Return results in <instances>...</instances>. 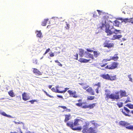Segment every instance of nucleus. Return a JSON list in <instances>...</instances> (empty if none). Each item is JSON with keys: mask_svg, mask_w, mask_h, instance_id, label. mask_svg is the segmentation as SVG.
<instances>
[{"mask_svg": "<svg viewBox=\"0 0 133 133\" xmlns=\"http://www.w3.org/2000/svg\"><path fill=\"white\" fill-rule=\"evenodd\" d=\"M99 126L98 124L94 120L86 122L85 124L83 126L82 132L83 133H97V127Z\"/></svg>", "mask_w": 133, "mask_h": 133, "instance_id": "f257e3e1", "label": "nucleus"}, {"mask_svg": "<svg viewBox=\"0 0 133 133\" xmlns=\"http://www.w3.org/2000/svg\"><path fill=\"white\" fill-rule=\"evenodd\" d=\"M106 19L105 18H103L102 25L99 26V28L101 30H104L105 27V31L107 33V36L111 35L113 33L117 34L118 33H120V31L114 28L113 26H112L111 27L110 26L109 24H105L106 23Z\"/></svg>", "mask_w": 133, "mask_h": 133, "instance_id": "f03ea898", "label": "nucleus"}, {"mask_svg": "<svg viewBox=\"0 0 133 133\" xmlns=\"http://www.w3.org/2000/svg\"><path fill=\"white\" fill-rule=\"evenodd\" d=\"M83 121L81 119L76 118L74 119V123L71 121L68 122L66 123V125L74 130L80 131L82 129L81 126L77 127H76L80 125V123H81Z\"/></svg>", "mask_w": 133, "mask_h": 133, "instance_id": "7ed1b4c3", "label": "nucleus"}, {"mask_svg": "<svg viewBox=\"0 0 133 133\" xmlns=\"http://www.w3.org/2000/svg\"><path fill=\"white\" fill-rule=\"evenodd\" d=\"M77 101L79 103H76L75 104L76 105L79 107H81L84 109L88 108L89 109H92L96 105L95 103L88 104L86 102L82 103V100L81 99H79L77 100Z\"/></svg>", "mask_w": 133, "mask_h": 133, "instance_id": "20e7f679", "label": "nucleus"}, {"mask_svg": "<svg viewBox=\"0 0 133 133\" xmlns=\"http://www.w3.org/2000/svg\"><path fill=\"white\" fill-rule=\"evenodd\" d=\"M109 94V93L105 94L106 96L105 97V99L107 101L108 100L109 98L113 100L115 99L118 100L120 99L119 92L118 91L115 92V94H111L110 95Z\"/></svg>", "mask_w": 133, "mask_h": 133, "instance_id": "39448f33", "label": "nucleus"}, {"mask_svg": "<svg viewBox=\"0 0 133 133\" xmlns=\"http://www.w3.org/2000/svg\"><path fill=\"white\" fill-rule=\"evenodd\" d=\"M119 125L125 127L127 129L133 130V125H130V123L127 122L121 121L119 122Z\"/></svg>", "mask_w": 133, "mask_h": 133, "instance_id": "423d86ee", "label": "nucleus"}, {"mask_svg": "<svg viewBox=\"0 0 133 133\" xmlns=\"http://www.w3.org/2000/svg\"><path fill=\"white\" fill-rule=\"evenodd\" d=\"M118 63L115 62H111L108 63V65L105 67V69L114 70L117 68Z\"/></svg>", "mask_w": 133, "mask_h": 133, "instance_id": "0eeeda50", "label": "nucleus"}, {"mask_svg": "<svg viewBox=\"0 0 133 133\" xmlns=\"http://www.w3.org/2000/svg\"><path fill=\"white\" fill-rule=\"evenodd\" d=\"M100 76L103 79L106 80H110L111 81L115 80L116 79V75H109L108 74H103L100 75Z\"/></svg>", "mask_w": 133, "mask_h": 133, "instance_id": "6e6552de", "label": "nucleus"}, {"mask_svg": "<svg viewBox=\"0 0 133 133\" xmlns=\"http://www.w3.org/2000/svg\"><path fill=\"white\" fill-rule=\"evenodd\" d=\"M120 110L125 116L129 117L131 116L129 114L130 112V111L126 107H124L123 108L121 109Z\"/></svg>", "mask_w": 133, "mask_h": 133, "instance_id": "1a4fd4ad", "label": "nucleus"}, {"mask_svg": "<svg viewBox=\"0 0 133 133\" xmlns=\"http://www.w3.org/2000/svg\"><path fill=\"white\" fill-rule=\"evenodd\" d=\"M103 46L104 47H107L108 49L113 48L114 44L113 43H110L109 41L106 40L103 43Z\"/></svg>", "mask_w": 133, "mask_h": 133, "instance_id": "9d476101", "label": "nucleus"}, {"mask_svg": "<svg viewBox=\"0 0 133 133\" xmlns=\"http://www.w3.org/2000/svg\"><path fill=\"white\" fill-rule=\"evenodd\" d=\"M68 92L69 93L70 96L74 98H77L78 97L76 91H73L71 90H68Z\"/></svg>", "mask_w": 133, "mask_h": 133, "instance_id": "9b49d317", "label": "nucleus"}, {"mask_svg": "<svg viewBox=\"0 0 133 133\" xmlns=\"http://www.w3.org/2000/svg\"><path fill=\"white\" fill-rule=\"evenodd\" d=\"M84 54V57H85L87 58H90L92 59H94V58L92 54H91L87 51H85V52Z\"/></svg>", "mask_w": 133, "mask_h": 133, "instance_id": "f8f14e48", "label": "nucleus"}, {"mask_svg": "<svg viewBox=\"0 0 133 133\" xmlns=\"http://www.w3.org/2000/svg\"><path fill=\"white\" fill-rule=\"evenodd\" d=\"M22 99L24 101H27L30 98V97L27 95V94L24 92L22 94Z\"/></svg>", "mask_w": 133, "mask_h": 133, "instance_id": "ddd939ff", "label": "nucleus"}, {"mask_svg": "<svg viewBox=\"0 0 133 133\" xmlns=\"http://www.w3.org/2000/svg\"><path fill=\"white\" fill-rule=\"evenodd\" d=\"M107 59H103L101 62L99 63V65L102 67H105L108 64V63L107 62Z\"/></svg>", "mask_w": 133, "mask_h": 133, "instance_id": "4468645a", "label": "nucleus"}, {"mask_svg": "<svg viewBox=\"0 0 133 133\" xmlns=\"http://www.w3.org/2000/svg\"><path fill=\"white\" fill-rule=\"evenodd\" d=\"M33 72L37 76L41 75L42 74V73L39 71L37 69L35 68H33Z\"/></svg>", "mask_w": 133, "mask_h": 133, "instance_id": "2eb2a0df", "label": "nucleus"}, {"mask_svg": "<svg viewBox=\"0 0 133 133\" xmlns=\"http://www.w3.org/2000/svg\"><path fill=\"white\" fill-rule=\"evenodd\" d=\"M87 92H89L92 95H94L95 94V91L91 87H89L88 89H86Z\"/></svg>", "mask_w": 133, "mask_h": 133, "instance_id": "dca6fc26", "label": "nucleus"}, {"mask_svg": "<svg viewBox=\"0 0 133 133\" xmlns=\"http://www.w3.org/2000/svg\"><path fill=\"white\" fill-rule=\"evenodd\" d=\"M65 117V118L64 119V122L65 123L68 122V121L71 118V117L70 114L68 115H64Z\"/></svg>", "mask_w": 133, "mask_h": 133, "instance_id": "f3484780", "label": "nucleus"}, {"mask_svg": "<svg viewBox=\"0 0 133 133\" xmlns=\"http://www.w3.org/2000/svg\"><path fill=\"white\" fill-rule=\"evenodd\" d=\"M120 95L121 97L127 96V93L125 90H120Z\"/></svg>", "mask_w": 133, "mask_h": 133, "instance_id": "a211bd4d", "label": "nucleus"}, {"mask_svg": "<svg viewBox=\"0 0 133 133\" xmlns=\"http://www.w3.org/2000/svg\"><path fill=\"white\" fill-rule=\"evenodd\" d=\"M101 83L99 82L98 83H97L95 84L94 85V86H97V88L95 90L97 94H98L99 93V91H98L99 89V88L101 87Z\"/></svg>", "mask_w": 133, "mask_h": 133, "instance_id": "6ab92c4d", "label": "nucleus"}, {"mask_svg": "<svg viewBox=\"0 0 133 133\" xmlns=\"http://www.w3.org/2000/svg\"><path fill=\"white\" fill-rule=\"evenodd\" d=\"M79 84L81 85L83 89L85 90L89 87V85H87L86 83H79Z\"/></svg>", "mask_w": 133, "mask_h": 133, "instance_id": "aec40b11", "label": "nucleus"}, {"mask_svg": "<svg viewBox=\"0 0 133 133\" xmlns=\"http://www.w3.org/2000/svg\"><path fill=\"white\" fill-rule=\"evenodd\" d=\"M90 60V59H87L83 58H80L78 61L81 63H86L89 62Z\"/></svg>", "mask_w": 133, "mask_h": 133, "instance_id": "412c9836", "label": "nucleus"}, {"mask_svg": "<svg viewBox=\"0 0 133 133\" xmlns=\"http://www.w3.org/2000/svg\"><path fill=\"white\" fill-rule=\"evenodd\" d=\"M59 87L58 86H56L55 87V88H52L51 89V90L53 92H55L56 93H60V91L58 89Z\"/></svg>", "mask_w": 133, "mask_h": 133, "instance_id": "4be33fe9", "label": "nucleus"}, {"mask_svg": "<svg viewBox=\"0 0 133 133\" xmlns=\"http://www.w3.org/2000/svg\"><path fill=\"white\" fill-rule=\"evenodd\" d=\"M117 55V54H115L113 56L111 57V59L115 61H117L119 58Z\"/></svg>", "mask_w": 133, "mask_h": 133, "instance_id": "5701e85b", "label": "nucleus"}, {"mask_svg": "<svg viewBox=\"0 0 133 133\" xmlns=\"http://www.w3.org/2000/svg\"><path fill=\"white\" fill-rule=\"evenodd\" d=\"M84 50L82 49L79 50V55L81 57H83L84 55Z\"/></svg>", "mask_w": 133, "mask_h": 133, "instance_id": "b1692460", "label": "nucleus"}, {"mask_svg": "<svg viewBox=\"0 0 133 133\" xmlns=\"http://www.w3.org/2000/svg\"><path fill=\"white\" fill-rule=\"evenodd\" d=\"M58 107L59 108H62L64 109H66V110H64L66 112H69L71 111V110L70 109H68L65 106H59Z\"/></svg>", "mask_w": 133, "mask_h": 133, "instance_id": "393cba45", "label": "nucleus"}, {"mask_svg": "<svg viewBox=\"0 0 133 133\" xmlns=\"http://www.w3.org/2000/svg\"><path fill=\"white\" fill-rule=\"evenodd\" d=\"M8 93L9 96L11 97H15V96L12 90H11L9 91L8 92Z\"/></svg>", "mask_w": 133, "mask_h": 133, "instance_id": "a878e982", "label": "nucleus"}, {"mask_svg": "<svg viewBox=\"0 0 133 133\" xmlns=\"http://www.w3.org/2000/svg\"><path fill=\"white\" fill-rule=\"evenodd\" d=\"M131 19H133V18H130L129 19L128 18H125L124 19H123L122 20V22H125V23H126L127 22H128L130 23V21Z\"/></svg>", "mask_w": 133, "mask_h": 133, "instance_id": "bb28decb", "label": "nucleus"}, {"mask_svg": "<svg viewBox=\"0 0 133 133\" xmlns=\"http://www.w3.org/2000/svg\"><path fill=\"white\" fill-rule=\"evenodd\" d=\"M0 114L1 115L4 116H5V117H12L11 115H7L4 112H1L0 113Z\"/></svg>", "mask_w": 133, "mask_h": 133, "instance_id": "cd10ccee", "label": "nucleus"}, {"mask_svg": "<svg viewBox=\"0 0 133 133\" xmlns=\"http://www.w3.org/2000/svg\"><path fill=\"white\" fill-rule=\"evenodd\" d=\"M94 55V57L96 58L99 55L100 53L97 51H94L93 52Z\"/></svg>", "mask_w": 133, "mask_h": 133, "instance_id": "c85d7f7f", "label": "nucleus"}, {"mask_svg": "<svg viewBox=\"0 0 133 133\" xmlns=\"http://www.w3.org/2000/svg\"><path fill=\"white\" fill-rule=\"evenodd\" d=\"M36 32H38L37 34V36L38 37L41 38L42 37V33L41 32V31H37Z\"/></svg>", "mask_w": 133, "mask_h": 133, "instance_id": "c756f323", "label": "nucleus"}, {"mask_svg": "<svg viewBox=\"0 0 133 133\" xmlns=\"http://www.w3.org/2000/svg\"><path fill=\"white\" fill-rule=\"evenodd\" d=\"M48 20V19H44V21L42 22V25L43 26H45L46 25V24Z\"/></svg>", "mask_w": 133, "mask_h": 133, "instance_id": "7c9ffc66", "label": "nucleus"}, {"mask_svg": "<svg viewBox=\"0 0 133 133\" xmlns=\"http://www.w3.org/2000/svg\"><path fill=\"white\" fill-rule=\"evenodd\" d=\"M95 97L94 96H88L87 98V99L88 100H92L94 99Z\"/></svg>", "mask_w": 133, "mask_h": 133, "instance_id": "2f4dec72", "label": "nucleus"}, {"mask_svg": "<svg viewBox=\"0 0 133 133\" xmlns=\"http://www.w3.org/2000/svg\"><path fill=\"white\" fill-rule=\"evenodd\" d=\"M14 122L16 124L18 125V124H22L23 125L22 127H24V123L22 122H21L20 121L19 122H16L15 121H14Z\"/></svg>", "mask_w": 133, "mask_h": 133, "instance_id": "473e14b6", "label": "nucleus"}, {"mask_svg": "<svg viewBox=\"0 0 133 133\" xmlns=\"http://www.w3.org/2000/svg\"><path fill=\"white\" fill-rule=\"evenodd\" d=\"M126 106L128 107L129 108L131 109H133V105L132 104L130 103L127 104L126 105Z\"/></svg>", "mask_w": 133, "mask_h": 133, "instance_id": "72a5a7b5", "label": "nucleus"}, {"mask_svg": "<svg viewBox=\"0 0 133 133\" xmlns=\"http://www.w3.org/2000/svg\"><path fill=\"white\" fill-rule=\"evenodd\" d=\"M69 89V88H65L64 90L62 91H60V93H63L65 92L68 89Z\"/></svg>", "mask_w": 133, "mask_h": 133, "instance_id": "f704fd0d", "label": "nucleus"}, {"mask_svg": "<svg viewBox=\"0 0 133 133\" xmlns=\"http://www.w3.org/2000/svg\"><path fill=\"white\" fill-rule=\"evenodd\" d=\"M116 104L119 108L122 107L123 105V103L121 102L120 103H117Z\"/></svg>", "mask_w": 133, "mask_h": 133, "instance_id": "c9c22d12", "label": "nucleus"}, {"mask_svg": "<svg viewBox=\"0 0 133 133\" xmlns=\"http://www.w3.org/2000/svg\"><path fill=\"white\" fill-rule=\"evenodd\" d=\"M43 92L46 95L48 96L50 98H54V97L52 96H51L50 95H49V94L48 93L45 91L43 90Z\"/></svg>", "mask_w": 133, "mask_h": 133, "instance_id": "e433bc0d", "label": "nucleus"}, {"mask_svg": "<svg viewBox=\"0 0 133 133\" xmlns=\"http://www.w3.org/2000/svg\"><path fill=\"white\" fill-rule=\"evenodd\" d=\"M43 92L46 95L48 96L50 98H54V97L52 96H51L50 95H49V94L48 93L45 91L43 90Z\"/></svg>", "mask_w": 133, "mask_h": 133, "instance_id": "4c0bfd02", "label": "nucleus"}, {"mask_svg": "<svg viewBox=\"0 0 133 133\" xmlns=\"http://www.w3.org/2000/svg\"><path fill=\"white\" fill-rule=\"evenodd\" d=\"M114 22L116 24L115 26H118L119 25V21L117 20H115L114 21Z\"/></svg>", "mask_w": 133, "mask_h": 133, "instance_id": "58836bf2", "label": "nucleus"}, {"mask_svg": "<svg viewBox=\"0 0 133 133\" xmlns=\"http://www.w3.org/2000/svg\"><path fill=\"white\" fill-rule=\"evenodd\" d=\"M55 62L56 63H57L58 64V65L59 66H60L61 67H62V65L59 62L58 60H55Z\"/></svg>", "mask_w": 133, "mask_h": 133, "instance_id": "ea45409f", "label": "nucleus"}, {"mask_svg": "<svg viewBox=\"0 0 133 133\" xmlns=\"http://www.w3.org/2000/svg\"><path fill=\"white\" fill-rule=\"evenodd\" d=\"M37 100L34 99L30 100L29 101V102L31 103V104H33L35 102H37Z\"/></svg>", "mask_w": 133, "mask_h": 133, "instance_id": "a19ab883", "label": "nucleus"}, {"mask_svg": "<svg viewBox=\"0 0 133 133\" xmlns=\"http://www.w3.org/2000/svg\"><path fill=\"white\" fill-rule=\"evenodd\" d=\"M117 39V35H114L113 36V37L111 39L112 40H114Z\"/></svg>", "mask_w": 133, "mask_h": 133, "instance_id": "79ce46f5", "label": "nucleus"}, {"mask_svg": "<svg viewBox=\"0 0 133 133\" xmlns=\"http://www.w3.org/2000/svg\"><path fill=\"white\" fill-rule=\"evenodd\" d=\"M131 74L129 75L128 76V78L129 79V81L131 82H132V79L131 78Z\"/></svg>", "mask_w": 133, "mask_h": 133, "instance_id": "37998d69", "label": "nucleus"}, {"mask_svg": "<svg viewBox=\"0 0 133 133\" xmlns=\"http://www.w3.org/2000/svg\"><path fill=\"white\" fill-rule=\"evenodd\" d=\"M88 52H94V51L91 49H86Z\"/></svg>", "mask_w": 133, "mask_h": 133, "instance_id": "c03bdc74", "label": "nucleus"}, {"mask_svg": "<svg viewBox=\"0 0 133 133\" xmlns=\"http://www.w3.org/2000/svg\"><path fill=\"white\" fill-rule=\"evenodd\" d=\"M50 48H48L46 50V51H45V53L44 54V55H45L46 54H47L48 52H49L50 51Z\"/></svg>", "mask_w": 133, "mask_h": 133, "instance_id": "a18cd8bd", "label": "nucleus"}, {"mask_svg": "<svg viewBox=\"0 0 133 133\" xmlns=\"http://www.w3.org/2000/svg\"><path fill=\"white\" fill-rule=\"evenodd\" d=\"M122 36L121 35H117V39H119L120 38L122 37Z\"/></svg>", "mask_w": 133, "mask_h": 133, "instance_id": "49530a36", "label": "nucleus"}, {"mask_svg": "<svg viewBox=\"0 0 133 133\" xmlns=\"http://www.w3.org/2000/svg\"><path fill=\"white\" fill-rule=\"evenodd\" d=\"M66 26H65V28L67 29H69V25L66 22Z\"/></svg>", "mask_w": 133, "mask_h": 133, "instance_id": "de8ad7c7", "label": "nucleus"}, {"mask_svg": "<svg viewBox=\"0 0 133 133\" xmlns=\"http://www.w3.org/2000/svg\"><path fill=\"white\" fill-rule=\"evenodd\" d=\"M74 56L76 57V58H75V59L76 60H78V55L77 53L75 55H74Z\"/></svg>", "mask_w": 133, "mask_h": 133, "instance_id": "09e8293b", "label": "nucleus"}, {"mask_svg": "<svg viewBox=\"0 0 133 133\" xmlns=\"http://www.w3.org/2000/svg\"><path fill=\"white\" fill-rule=\"evenodd\" d=\"M97 11L98 12V14L99 15H100L101 14V13H102V11H100L99 10H97Z\"/></svg>", "mask_w": 133, "mask_h": 133, "instance_id": "8fccbe9b", "label": "nucleus"}, {"mask_svg": "<svg viewBox=\"0 0 133 133\" xmlns=\"http://www.w3.org/2000/svg\"><path fill=\"white\" fill-rule=\"evenodd\" d=\"M50 56L51 57H53L54 56V53H52L51 54H50Z\"/></svg>", "mask_w": 133, "mask_h": 133, "instance_id": "3c124183", "label": "nucleus"}, {"mask_svg": "<svg viewBox=\"0 0 133 133\" xmlns=\"http://www.w3.org/2000/svg\"><path fill=\"white\" fill-rule=\"evenodd\" d=\"M57 96L59 98H60L62 99L63 98V97L61 95H57Z\"/></svg>", "mask_w": 133, "mask_h": 133, "instance_id": "603ef678", "label": "nucleus"}, {"mask_svg": "<svg viewBox=\"0 0 133 133\" xmlns=\"http://www.w3.org/2000/svg\"><path fill=\"white\" fill-rule=\"evenodd\" d=\"M131 101L129 99H127L125 101V103H127L129 102H130Z\"/></svg>", "mask_w": 133, "mask_h": 133, "instance_id": "864d4df0", "label": "nucleus"}, {"mask_svg": "<svg viewBox=\"0 0 133 133\" xmlns=\"http://www.w3.org/2000/svg\"><path fill=\"white\" fill-rule=\"evenodd\" d=\"M131 23L133 24V19H131L130 21V23Z\"/></svg>", "mask_w": 133, "mask_h": 133, "instance_id": "5fc2aeb1", "label": "nucleus"}, {"mask_svg": "<svg viewBox=\"0 0 133 133\" xmlns=\"http://www.w3.org/2000/svg\"><path fill=\"white\" fill-rule=\"evenodd\" d=\"M52 87V85H49L48 86V87L49 89H51V88Z\"/></svg>", "mask_w": 133, "mask_h": 133, "instance_id": "6e6d98bb", "label": "nucleus"}, {"mask_svg": "<svg viewBox=\"0 0 133 133\" xmlns=\"http://www.w3.org/2000/svg\"><path fill=\"white\" fill-rule=\"evenodd\" d=\"M10 133H18L17 132H11Z\"/></svg>", "mask_w": 133, "mask_h": 133, "instance_id": "4d7b16f0", "label": "nucleus"}, {"mask_svg": "<svg viewBox=\"0 0 133 133\" xmlns=\"http://www.w3.org/2000/svg\"><path fill=\"white\" fill-rule=\"evenodd\" d=\"M122 39V40H123V41H125V40H126V39L125 38H123Z\"/></svg>", "mask_w": 133, "mask_h": 133, "instance_id": "13d9d810", "label": "nucleus"}, {"mask_svg": "<svg viewBox=\"0 0 133 133\" xmlns=\"http://www.w3.org/2000/svg\"><path fill=\"white\" fill-rule=\"evenodd\" d=\"M130 112L131 113L133 114V110H131Z\"/></svg>", "mask_w": 133, "mask_h": 133, "instance_id": "bf43d9fd", "label": "nucleus"}, {"mask_svg": "<svg viewBox=\"0 0 133 133\" xmlns=\"http://www.w3.org/2000/svg\"><path fill=\"white\" fill-rule=\"evenodd\" d=\"M26 133H31L30 131H29Z\"/></svg>", "mask_w": 133, "mask_h": 133, "instance_id": "052dcab7", "label": "nucleus"}, {"mask_svg": "<svg viewBox=\"0 0 133 133\" xmlns=\"http://www.w3.org/2000/svg\"><path fill=\"white\" fill-rule=\"evenodd\" d=\"M123 13L124 14H125V13L124 11H123Z\"/></svg>", "mask_w": 133, "mask_h": 133, "instance_id": "680f3d73", "label": "nucleus"}, {"mask_svg": "<svg viewBox=\"0 0 133 133\" xmlns=\"http://www.w3.org/2000/svg\"><path fill=\"white\" fill-rule=\"evenodd\" d=\"M20 131V132H21V133H23V132H22V131H21H21Z\"/></svg>", "mask_w": 133, "mask_h": 133, "instance_id": "e2e57ef3", "label": "nucleus"}, {"mask_svg": "<svg viewBox=\"0 0 133 133\" xmlns=\"http://www.w3.org/2000/svg\"><path fill=\"white\" fill-rule=\"evenodd\" d=\"M121 45H123V43H122L121 44Z\"/></svg>", "mask_w": 133, "mask_h": 133, "instance_id": "0e129e2a", "label": "nucleus"}, {"mask_svg": "<svg viewBox=\"0 0 133 133\" xmlns=\"http://www.w3.org/2000/svg\"><path fill=\"white\" fill-rule=\"evenodd\" d=\"M93 16H94V17H95V15L94 14Z\"/></svg>", "mask_w": 133, "mask_h": 133, "instance_id": "69168bd1", "label": "nucleus"}, {"mask_svg": "<svg viewBox=\"0 0 133 133\" xmlns=\"http://www.w3.org/2000/svg\"><path fill=\"white\" fill-rule=\"evenodd\" d=\"M43 57H41V59H42L43 58Z\"/></svg>", "mask_w": 133, "mask_h": 133, "instance_id": "338daca9", "label": "nucleus"}, {"mask_svg": "<svg viewBox=\"0 0 133 133\" xmlns=\"http://www.w3.org/2000/svg\"><path fill=\"white\" fill-rule=\"evenodd\" d=\"M48 26H47V27L48 28Z\"/></svg>", "mask_w": 133, "mask_h": 133, "instance_id": "774afa93", "label": "nucleus"}]
</instances>
